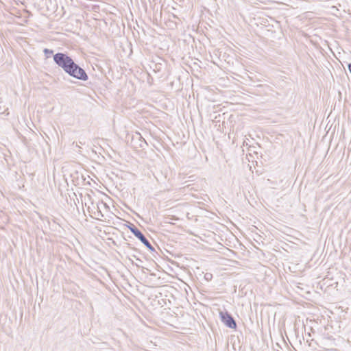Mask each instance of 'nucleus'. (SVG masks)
I'll list each match as a JSON object with an SVG mask.
<instances>
[{
    "mask_svg": "<svg viewBox=\"0 0 351 351\" xmlns=\"http://www.w3.org/2000/svg\"><path fill=\"white\" fill-rule=\"evenodd\" d=\"M69 76L82 81H86L88 79V75L86 71L73 62L65 71Z\"/></svg>",
    "mask_w": 351,
    "mask_h": 351,
    "instance_id": "nucleus-1",
    "label": "nucleus"
},
{
    "mask_svg": "<svg viewBox=\"0 0 351 351\" xmlns=\"http://www.w3.org/2000/svg\"><path fill=\"white\" fill-rule=\"evenodd\" d=\"M53 61L64 72L67 71V68L74 62L67 54L60 52L53 55Z\"/></svg>",
    "mask_w": 351,
    "mask_h": 351,
    "instance_id": "nucleus-2",
    "label": "nucleus"
},
{
    "mask_svg": "<svg viewBox=\"0 0 351 351\" xmlns=\"http://www.w3.org/2000/svg\"><path fill=\"white\" fill-rule=\"evenodd\" d=\"M130 231L137 237L149 250L154 251V248L146 239L144 234L134 225L129 227Z\"/></svg>",
    "mask_w": 351,
    "mask_h": 351,
    "instance_id": "nucleus-3",
    "label": "nucleus"
},
{
    "mask_svg": "<svg viewBox=\"0 0 351 351\" xmlns=\"http://www.w3.org/2000/svg\"><path fill=\"white\" fill-rule=\"evenodd\" d=\"M222 322L230 328H236L237 324L233 317L228 313H220Z\"/></svg>",
    "mask_w": 351,
    "mask_h": 351,
    "instance_id": "nucleus-4",
    "label": "nucleus"
},
{
    "mask_svg": "<svg viewBox=\"0 0 351 351\" xmlns=\"http://www.w3.org/2000/svg\"><path fill=\"white\" fill-rule=\"evenodd\" d=\"M44 53L45 54H51L53 53V51L50 50V49H44Z\"/></svg>",
    "mask_w": 351,
    "mask_h": 351,
    "instance_id": "nucleus-5",
    "label": "nucleus"
},
{
    "mask_svg": "<svg viewBox=\"0 0 351 351\" xmlns=\"http://www.w3.org/2000/svg\"><path fill=\"white\" fill-rule=\"evenodd\" d=\"M205 278L207 280H209L212 278V274H206L205 275Z\"/></svg>",
    "mask_w": 351,
    "mask_h": 351,
    "instance_id": "nucleus-6",
    "label": "nucleus"
},
{
    "mask_svg": "<svg viewBox=\"0 0 351 351\" xmlns=\"http://www.w3.org/2000/svg\"><path fill=\"white\" fill-rule=\"evenodd\" d=\"M348 69L350 71V72L351 73V63L350 64H348Z\"/></svg>",
    "mask_w": 351,
    "mask_h": 351,
    "instance_id": "nucleus-7",
    "label": "nucleus"
},
{
    "mask_svg": "<svg viewBox=\"0 0 351 351\" xmlns=\"http://www.w3.org/2000/svg\"><path fill=\"white\" fill-rule=\"evenodd\" d=\"M102 206H104V207H107V205L106 204H104V203H101Z\"/></svg>",
    "mask_w": 351,
    "mask_h": 351,
    "instance_id": "nucleus-8",
    "label": "nucleus"
},
{
    "mask_svg": "<svg viewBox=\"0 0 351 351\" xmlns=\"http://www.w3.org/2000/svg\"><path fill=\"white\" fill-rule=\"evenodd\" d=\"M99 215L103 217V214H101L100 211H99Z\"/></svg>",
    "mask_w": 351,
    "mask_h": 351,
    "instance_id": "nucleus-9",
    "label": "nucleus"
}]
</instances>
